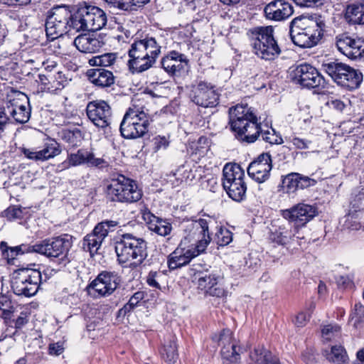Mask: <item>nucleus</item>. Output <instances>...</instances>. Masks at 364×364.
<instances>
[{
  "label": "nucleus",
  "instance_id": "nucleus-48",
  "mask_svg": "<svg viewBox=\"0 0 364 364\" xmlns=\"http://www.w3.org/2000/svg\"><path fill=\"white\" fill-rule=\"evenodd\" d=\"M216 243L220 246H225L232 240V233L226 228L220 227L215 233Z\"/></svg>",
  "mask_w": 364,
  "mask_h": 364
},
{
  "label": "nucleus",
  "instance_id": "nucleus-62",
  "mask_svg": "<svg viewBox=\"0 0 364 364\" xmlns=\"http://www.w3.org/2000/svg\"><path fill=\"white\" fill-rule=\"evenodd\" d=\"M299 7H313L317 1H294Z\"/></svg>",
  "mask_w": 364,
  "mask_h": 364
},
{
  "label": "nucleus",
  "instance_id": "nucleus-44",
  "mask_svg": "<svg viewBox=\"0 0 364 364\" xmlns=\"http://www.w3.org/2000/svg\"><path fill=\"white\" fill-rule=\"evenodd\" d=\"M110 9H118L124 11H136V7L144 6L149 1H107Z\"/></svg>",
  "mask_w": 364,
  "mask_h": 364
},
{
  "label": "nucleus",
  "instance_id": "nucleus-9",
  "mask_svg": "<svg viewBox=\"0 0 364 364\" xmlns=\"http://www.w3.org/2000/svg\"><path fill=\"white\" fill-rule=\"evenodd\" d=\"M105 12L95 6H84L75 9L71 26L75 31H97L107 23Z\"/></svg>",
  "mask_w": 364,
  "mask_h": 364
},
{
  "label": "nucleus",
  "instance_id": "nucleus-39",
  "mask_svg": "<svg viewBox=\"0 0 364 364\" xmlns=\"http://www.w3.org/2000/svg\"><path fill=\"white\" fill-rule=\"evenodd\" d=\"M229 197L232 200L240 202L242 200L246 194L247 186L245 181H239L238 183H230L223 186Z\"/></svg>",
  "mask_w": 364,
  "mask_h": 364
},
{
  "label": "nucleus",
  "instance_id": "nucleus-54",
  "mask_svg": "<svg viewBox=\"0 0 364 364\" xmlns=\"http://www.w3.org/2000/svg\"><path fill=\"white\" fill-rule=\"evenodd\" d=\"M8 220H14L22 217V210L16 206L9 207L5 211L4 215Z\"/></svg>",
  "mask_w": 364,
  "mask_h": 364
},
{
  "label": "nucleus",
  "instance_id": "nucleus-24",
  "mask_svg": "<svg viewBox=\"0 0 364 364\" xmlns=\"http://www.w3.org/2000/svg\"><path fill=\"white\" fill-rule=\"evenodd\" d=\"M188 63L186 56L176 50L169 52L161 60L162 68L171 76L179 74Z\"/></svg>",
  "mask_w": 364,
  "mask_h": 364
},
{
  "label": "nucleus",
  "instance_id": "nucleus-7",
  "mask_svg": "<svg viewBox=\"0 0 364 364\" xmlns=\"http://www.w3.org/2000/svg\"><path fill=\"white\" fill-rule=\"evenodd\" d=\"M252 52L265 60H274L281 53V49L274 36L272 26H259L249 31Z\"/></svg>",
  "mask_w": 364,
  "mask_h": 364
},
{
  "label": "nucleus",
  "instance_id": "nucleus-50",
  "mask_svg": "<svg viewBox=\"0 0 364 364\" xmlns=\"http://www.w3.org/2000/svg\"><path fill=\"white\" fill-rule=\"evenodd\" d=\"M86 164L90 167L103 168L107 167L109 164L102 158H97L92 152L87 151Z\"/></svg>",
  "mask_w": 364,
  "mask_h": 364
},
{
  "label": "nucleus",
  "instance_id": "nucleus-29",
  "mask_svg": "<svg viewBox=\"0 0 364 364\" xmlns=\"http://www.w3.org/2000/svg\"><path fill=\"white\" fill-rule=\"evenodd\" d=\"M8 311H11L6 308H1V318H4L5 325L8 326L6 330V336L14 334L16 329L22 328L28 321L26 313L21 312L20 315L15 318L14 314V316H8Z\"/></svg>",
  "mask_w": 364,
  "mask_h": 364
},
{
  "label": "nucleus",
  "instance_id": "nucleus-20",
  "mask_svg": "<svg viewBox=\"0 0 364 364\" xmlns=\"http://www.w3.org/2000/svg\"><path fill=\"white\" fill-rule=\"evenodd\" d=\"M120 278L114 272L103 271L89 284L88 289L94 290L102 296L111 295L117 288Z\"/></svg>",
  "mask_w": 364,
  "mask_h": 364
},
{
  "label": "nucleus",
  "instance_id": "nucleus-35",
  "mask_svg": "<svg viewBox=\"0 0 364 364\" xmlns=\"http://www.w3.org/2000/svg\"><path fill=\"white\" fill-rule=\"evenodd\" d=\"M230 338L229 337H225V334L220 335L219 340L220 344L223 345L221 349V355L224 359L230 360L231 362H236L240 359V348L234 343H228L226 344V341H229Z\"/></svg>",
  "mask_w": 364,
  "mask_h": 364
},
{
  "label": "nucleus",
  "instance_id": "nucleus-3",
  "mask_svg": "<svg viewBox=\"0 0 364 364\" xmlns=\"http://www.w3.org/2000/svg\"><path fill=\"white\" fill-rule=\"evenodd\" d=\"M326 24L320 16L301 15L289 25V34L294 45L301 48L316 46L323 36Z\"/></svg>",
  "mask_w": 364,
  "mask_h": 364
},
{
  "label": "nucleus",
  "instance_id": "nucleus-49",
  "mask_svg": "<svg viewBox=\"0 0 364 364\" xmlns=\"http://www.w3.org/2000/svg\"><path fill=\"white\" fill-rule=\"evenodd\" d=\"M87 151L79 149L75 154L68 155V160L70 165L73 166L86 164Z\"/></svg>",
  "mask_w": 364,
  "mask_h": 364
},
{
  "label": "nucleus",
  "instance_id": "nucleus-31",
  "mask_svg": "<svg viewBox=\"0 0 364 364\" xmlns=\"http://www.w3.org/2000/svg\"><path fill=\"white\" fill-rule=\"evenodd\" d=\"M60 149L53 144L48 145L43 149L35 151L29 149H23V153L26 157L35 161H46L60 154Z\"/></svg>",
  "mask_w": 364,
  "mask_h": 364
},
{
  "label": "nucleus",
  "instance_id": "nucleus-8",
  "mask_svg": "<svg viewBox=\"0 0 364 364\" xmlns=\"http://www.w3.org/2000/svg\"><path fill=\"white\" fill-rule=\"evenodd\" d=\"M106 196L112 202L132 203L141 198L143 192L135 181L118 175L110 179L106 188Z\"/></svg>",
  "mask_w": 364,
  "mask_h": 364
},
{
  "label": "nucleus",
  "instance_id": "nucleus-23",
  "mask_svg": "<svg viewBox=\"0 0 364 364\" xmlns=\"http://www.w3.org/2000/svg\"><path fill=\"white\" fill-rule=\"evenodd\" d=\"M106 43L105 36L99 35L80 34L74 40L76 48L85 53H93L100 50Z\"/></svg>",
  "mask_w": 364,
  "mask_h": 364
},
{
  "label": "nucleus",
  "instance_id": "nucleus-60",
  "mask_svg": "<svg viewBox=\"0 0 364 364\" xmlns=\"http://www.w3.org/2000/svg\"><path fill=\"white\" fill-rule=\"evenodd\" d=\"M144 299V292L142 291H136L134 293L132 296L129 299V301L132 303H134L135 305H138L140 301Z\"/></svg>",
  "mask_w": 364,
  "mask_h": 364
},
{
  "label": "nucleus",
  "instance_id": "nucleus-16",
  "mask_svg": "<svg viewBox=\"0 0 364 364\" xmlns=\"http://www.w3.org/2000/svg\"><path fill=\"white\" fill-rule=\"evenodd\" d=\"M336 47L344 55L351 60H364V39L341 34L336 37Z\"/></svg>",
  "mask_w": 364,
  "mask_h": 364
},
{
  "label": "nucleus",
  "instance_id": "nucleus-41",
  "mask_svg": "<svg viewBox=\"0 0 364 364\" xmlns=\"http://www.w3.org/2000/svg\"><path fill=\"white\" fill-rule=\"evenodd\" d=\"M326 359L334 364H345L348 360V354L341 346L331 347V353L326 354Z\"/></svg>",
  "mask_w": 364,
  "mask_h": 364
},
{
  "label": "nucleus",
  "instance_id": "nucleus-59",
  "mask_svg": "<svg viewBox=\"0 0 364 364\" xmlns=\"http://www.w3.org/2000/svg\"><path fill=\"white\" fill-rule=\"evenodd\" d=\"M340 327L337 325H327L325 326L322 329V333L324 336H328L331 333L338 332Z\"/></svg>",
  "mask_w": 364,
  "mask_h": 364
},
{
  "label": "nucleus",
  "instance_id": "nucleus-21",
  "mask_svg": "<svg viewBox=\"0 0 364 364\" xmlns=\"http://www.w3.org/2000/svg\"><path fill=\"white\" fill-rule=\"evenodd\" d=\"M272 168L271 155L269 153H262L250 164L247 173L255 181L263 183L269 178Z\"/></svg>",
  "mask_w": 364,
  "mask_h": 364
},
{
  "label": "nucleus",
  "instance_id": "nucleus-22",
  "mask_svg": "<svg viewBox=\"0 0 364 364\" xmlns=\"http://www.w3.org/2000/svg\"><path fill=\"white\" fill-rule=\"evenodd\" d=\"M317 214L316 207L305 203H299L289 210L284 211L283 216L298 223V225H304L311 220Z\"/></svg>",
  "mask_w": 364,
  "mask_h": 364
},
{
  "label": "nucleus",
  "instance_id": "nucleus-17",
  "mask_svg": "<svg viewBox=\"0 0 364 364\" xmlns=\"http://www.w3.org/2000/svg\"><path fill=\"white\" fill-rule=\"evenodd\" d=\"M297 226L293 227L291 223L288 221L277 220L274 222L269 229V240L277 245L284 246L294 237L297 239L302 238L299 235Z\"/></svg>",
  "mask_w": 364,
  "mask_h": 364
},
{
  "label": "nucleus",
  "instance_id": "nucleus-19",
  "mask_svg": "<svg viewBox=\"0 0 364 364\" xmlns=\"http://www.w3.org/2000/svg\"><path fill=\"white\" fill-rule=\"evenodd\" d=\"M190 97L196 105L205 108L214 107L219 103L218 94L211 86L203 82L193 87Z\"/></svg>",
  "mask_w": 364,
  "mask_h": 364
},
{
  "label": "nucleus",
  "instance_id": "nucleus-14",
  "mask_svg": "<svg viewBox=\"0 0 364 364\" xmlns=\"http://www.w3.org/2000/svg\"><path fill=\"white\" fill-rule=\"evenodd\" d=\"M291 78L304 87L324 88L326 81L318 71L309 64H301L291 72Z\"/></svg>",
  "mask_w": 364,
  "mask_h": 364
},
{
  "label": "nucleus",
  "instance_id": "nucleus-10",
  "mask_svg": "<svg viewBox=\"0 0 364 364\" xmlns=\"http://www.w3.org/2000/svg\"><path fill=\"white\" fill-rule=\"evenodd\" d=\"M74 8L61 5L53 9L52 14L46 22V32L48 38L55 40L73 30L71 22L74 16Z\"/></svg>",
  "mask_w": 364,
  "mask_h": 364
},
{
  "label": "nucleus",
  "instance_id": "nucleus-43",
  "mask_svg": "<svg viewBox=\"0 0 364 364\" xmlns=\"http://www.w3.org/2000/svg\"><path fill=\"white\" fill-rule=\"evenodd\" d=\"M117 59V54L107 53L100 55H96L88 61L90 66L108 67L112 65Z\"/></svg>",
  "mask_w": 364,
  "mask_h": 364
},
{
  "label": "nucleus",
  "instance_id": "nucleus-5",
  "mask_svg": "<svg viewBox=\"0 0 364 364\" xmlns=\"http://www.w3.org/2000/svg\"><path fill=\"white\" fill-rule=\"evenodd\" d=\"M114 250L119 264L129 262L134 267L141 264L148 255L146 242L131 233H124L117 238Z\"/></svg>",
  "mask_w": 364,
  "mask_h": 364
},
{
  "label": "nucleus",
  "instance_id": "nucleus-63",
  "mask_svg": "<svg viewBox=\"0 0 364 364\" xmlns=\"http://www.w3.org/2000/svg\"><path fill=\"white\" fill-rule=\"evenodd\" d=\"M38 82H41L43 85H44V88L50 89V87L48 86L49 80L48 77L43 74L38 75Z\"/></svg>",
  "mask_w": 364,
  "mask_h": 364
},
{
  "label": "nucleus",
  "instance_id": "nucleus-15",
  "mask_svg": "<svg viewBox=\"0 0 364 364\" xmlns=\"http://www.w3.org/2000/svg\"><path fill=\"white\" fill-rule=\"evenodd\" d=\"M198 288L205 295L223 297L225 294L224 289L218 284L220 275L210 267L203 270H197Z\"/></svg>",
  "mask_w": 364,
  "mask_h": 364
},
{
  "label": "nucleus",
  "instance_id": "nucleus-36",
  "mask_svg": "<svg viewBox=\"0 0 364 364\" xmlns=\"http://www.w3.org/2000/svg\"><path fill=\"white\" fill-rule=\"evenodd\" d=\"M32 245H21L7 249L6 243L1 242V256L7 259L8 264H14L15 257L24 253L33 252Z\"/></svg>",
  "mask_w": 364,
  "mask_h": 364
},
{
  "label": "nucleus",
  "instance_id": "nucleus-12",
  "mask_svg": "<svg viewBox=\"0 0 364 364\" xmlns=\"http://www.w3.org/2000/svg\"><path fill=\"white\" fill-rule=\"evenodd\" d=\"M149 116L143 110L129 108L120 124L119 130L124 139H133L142 137L147 133Z\"/></svg>",
  "mask_w": 364,
  "mask_h": 364
},
{
  "label": "nucleus",
  "instance_id": "nucleus-58",
  "mask_svg": "<svg viewBox=\"0 0 364 364\" xmlns=\"http://www.w3.org/2000/svg\"><path fill=\"white\" fill-rule=\"evenodd\" d=\"M63 345L60 343H55L50 344L49 346V353L51 355H58L63 352Z\"/></svg>",
  "mask_w": 364,
  "mask_h": 364
},
{
  "label": "nucleus",
  "instance_id": "nucleus-32",
  "mask_svg": "<svg viewBox=\"0 0 364 364\" xmlns=\"http://www.w3.org/2000/svg\"><path fill=\"white\" fill-rule=\"evenodd\" d=\"M223 186L245 181V171L237 164H226L223 168Z\"/></svg>",
  "mask_w": 364,
  "mask_h": 364
},
{
  "label": "nucleus",
  "instance_id": "nucleus-57",
  "mask_svg": "<svg viewBox=\"0 0 364 364\" xmlns=\"http://www.w3.org/2000/svg\"><path fill=\"white\" fill-rule=\"evenodd\" d=\"M309 318L310 314L301 312L296 317L295 324L297 326H303L306 324V321L309 319Z\"/></svg>",
  "mask_w": 364,
  "mask_h": 364
},
{
  "label": "nucleus",
  "instance_id": "nucleus-45",
  "mask_svg": "<svg viewBox=\"0 0 364 364\" xmlns=\"http://www.w3.org/2000/svg\"><path fill=\"white\" fill-rule=\"evenodd\" d=\"M117 222L114 220H104L98 223L92 230V232L102 240L107 236L111 228H114L117 225Z\"/></svg>",
  "mask_w": 364,
  "mask_h": 364
},
{
  "label": "nucleus",
  "instance_id": "nucleus-40",
  "mask_svg": "<svg viewBox=\"0 0 364 364\" xmlns=\"http://www.w3.org/2000/svg\"><path fill=\"white\" fill-rule=\"evenodd\" d=\"M163 358L169 363H175L178 359V349L176 346V338L174 336H170L161 351Z\"/></svg>",
  "mask_w": 364,
  "mask_h": 364
},
{
  "label": "nucleus",
  "instance_id": "nucleus-27",
  "mask_svg": "<svg viewBox=\"0 0 364 364\" xmlns=\"http://www.w3.org/2000/svg\"><path fill=\"white\" fill-rule=\"evenodd\" d=\"M142 218L147 223L148 228L151 231L161 236H166L170 234L172 229L171 225L155 216L150 211L143 213Z\"/></svg>",
  "mask_w": 364,
  "mask_h": 364
},
{
  "label": "nucleus",
  "instance_id": "nucleus-56",
  "mask_svg": "<svg viewBox=\"0 0 364 364\" xmlns=\"http://www.w3.org/2000/svg\"><path fill=\"white\" fill-rule=\"evenodd\" d=\"M159 273L156 271H151L147 277H146V282L147 284L152 287H154L156 289H160V284L157 282V277L159 276Z\"/></svg>",
  "mask_w": 364,
  "mask_h": 364
},
{
  "label": "nucleus",
  "instance_id": "nucleus-38",
  "mask_svg": "<svg viewBox=\"0 0 364 364\" xmlns=\"http://www.w3.org/2000/svg\"><path fill=\"white\" fill-rule=\"evenodd\" d=\"M322 68L323 70L338 85L343 72H344V70L347 68V64L338 62V60H334L323 63Z\"/></svg>",
  "mask_w": 364,
  "mask_h": 364
},
{
  "label": "nucleus",
  "instance_id": "nucleus-53",
  "mask_svg": "<svg viewBox=\"0 0 364 364\" xmlns=\"http://www.w3.org/2000/svg\"><path fill=\"white\" fill-rule=\"evenodd\" d=\"M288 141L291 142L296 149H306L309 148L311 141L306 139L300 138L296 136H289Z\"/></svg>",
  "mask_w": 364,
  "mask_h": 364
},
{
  "label": "nucleus",
  "instance_id": "nucleus-18",
  "mask_svg": "<svg viewBox=\"0 0 364 364\" xmlns=\"http://www.w3.org/2000/svg\"><path fill=\"white\" fill-rule=\"evenodd\" d=\"M89 119L97 127L106 128L112 119V109L108 103L104 100L90 102L86 107Z\"/></svg>",
  "mask_w": 364,
  "mask_h": 364
},
{
  "label": "nucleus",
  "instance_id": "nucleus-30",
  "mask_svg": "<svg viewBox=\"0 0 364 364\" xmlns=\"http://www.w3.org/2000/svg\"><path fill=\"white\" fill-rule=\"evenodd\" d=\"M87 75L90 80L99 87H109L114 83L113 73L107 70H90L87 72Z\"/></svg>",
  "mask_w": 364,
  "mask_h": 364
},
{
  "label": "nucleus",
  "instance_id": "nucleus-47",
  "mask_svg": "<svg viewBox=\"0 0 364 364\" xmlns=\"http://www.w3.org/2000/svg\"><path fill=\"white\" fill-rule=\"evenodd\" d=\"M350 321L355 328L361 326L364 323V306L360 304H356L350 314Z\"/></svg>",
  "mask_w": 364,
  "mask_h": 364
},
{
  "label": "nucleus",
  "instance_id": "nucleus-52",
  "mask_svg": "<svg viewBox=\"0 0 364 364\" xmlns=\"http://www.w3.org/2000/svg\"><path fill=\"white\" fill-rule=\"evenodd\" d=\"M350 205L354 210L360 211L364 209V191H359L358 193H354Z\"/></svg>",
  "mask_w": 364,
  "mask_h": 364
},
{
  "label": "nucleus",
  "instance_id": "nucleus-64",
  "mask_svg": "<svg viewBox=\"0 0 364 364\" xmlns=\"http://www.w3.org/2000/svg\"><path fill=\"white\" fill-rule=\"evenodd\" d=\"M331 105L333 108H335L339 111H342L345 107L344 103L342 101L338 100H333L331 102Z\"/></svg>",
  "mask_w": 364,
  "mask_h": 364
},
{
  "label": "nucleus",
  "instance_id": "nucleus-2",
  "mask_svg": "<svg viewBox=\"0 0 364 364\" xmlns=\"http://www.w3.org/2000/svg\"><path fill=\"white\" fill-rule=\"evenodd\" d=\"M230 129L235 137L241 142L251 144L261 135L270 144H280L282 136L274 129L264 131L257 117L247 106L236 105L229 110Z\"/></svg>",
  "mask_w": 364,
  "mask_h": 364
},
{
  "label": "nucleus",
  "instance_id": "nucleus-42",
  "mask_svg": "<svg viewBox=\"0 0 364 364\" xmlns=\"http://www.w3.org/2000/svg\"><path fill=\"white\" fill-rule=\"evenodd\" d=\"M103 241L104 240L92 232L84 237L82 248L84 250L90 252V255L92 256L95 253H97Z\"/></svg>",
  "mask_w": 364,
  "mask_h": 364
},
{
  "label": "nucleus",
  "instance_id": "nucleus-28",
  "mask_svg": "<svg viewBox=\"0 0 364 364\" xmlns=\"http://www.w3.org/2000/svg\"><path fill=\"white\" fill-rule=\"evenodd\" d=\"M338 80V85L348 90L357 89L363 81V74L359 70L347 65V68Z\"/></svg>",
  "mask_w": 364,
  "mask_h": 364
},
{
  "label": "nucleus",
  "instance_id": "nucleus-13",
  "mask_svg": "<svg viewBox=\"0 0 364 364\" xmlns=\"http://www.w3.org/2000/svg\"><path fill=\"white\" fill-rule=\"evenodd\" d=\"M74 237L63 234L52 238L45 239L32 245L33 252L46 256L50 259L65 257L73 246Z\"/></svg>",
  "mask_w": 364,
  "mask_h": 364
},
{
  "label": "nucleus",
  "instance_id": "nucleus-4",
  "mask_svg": "<svg viewBox=\"0 0 364 364\" xmlns=\"http://www.w3.org/2000/svg\"><path fill=\"white\" fill-rule=\"evenodd\" d=\"M161 48L153 37L134 41L128 51L129 68L137 73L147 70L155 63Z\"/></svg>",
  "mask_w": 364,
  "mask_h": 364
},
{
  "label": "nucleus",
  "instance_id": "nucleus-55",
  "mask_svg": "<svg viewBox=\"0 0 364 364\" xmlns=\"http://www.w3.org/2000/svg\"><path fill=\"white\" fill-rule=\"evenodd\" d=\"M1 308H6L11 311H8V316H14L15 314V308L12 304V302L8 296L3 295L1 294Z\"/></svg>",
  "mask_w": 364,
  "mask_h": 364
},
{
  "label": "nucleus",
  "instance_id": "nucleus-61",
  "mask_svg": "<svg viewBox=\"0 0 364 364\" xmlns=\"http://www.w3.org/2000/svg\"><path fill=\"white\" fill-rule=\"evenodd\" d=\"M133 310L131 309V308L127 306V304H124L122 308H121L117 313V317H124L128 314H129Z\"/></svg>",
  "mask_w": 364,
  "mask_h": 364
},
{
  "label": "nucleus",
  "instance_id": "nucleus-34",
  "mask_svg": "<svg viewBox=\"0 0 364 364\" xmlns=\"http://www.w3.org/2000/svg\"><path fill=\"white\" fill-rule=\"evenodd\" d=\"M346 20L352 24L364 23V1L348 5L345 13Z\"/></svg>",
  "mask_w": 364,
  "mask_h": 364
},
{
  "label": "nucleus",
  "instance_id": "nucleus-33",
  "mask_svg": "<svg viewBox=\"0 0 364 364\" xmlns=\"http://www.w3.org/2000/svg\"><path fill=\"white\" fill-rule=\"evenodd\" d=\"M250 356L256 364H280L279 358L263 346L255 348Z\"/></svg>",
  "mask_w": 364,
  "mask_h": 364
},
{
  "label": "nucleus",
  "instance_id": "nucleus-6",
  "mask_svg": "<svg viewBox=\"0 0 364 364\" xmlns=\"http://www.w3.org/2000/svg\"><path fill=\"white\" fill-rule=\"evenodd\" d=\"M4 91L6 96L1 102V119L4 117L8 120L13 119L19 124L27 122L31 117L28 97L23 92L9 87H4Z\"/></svg>",
  "mask_w": 364,
  "mask_h": 364
},
{
  "label": "nucleus",
  "instance_id": "nucleus-11",
  "mask_svg": "<svg viewBox=\"0 0 364 364\" xmlns=\"http://www.w3.org/2000/svg\"><path fill=\"white\" fill-rule=\"evenodd\" d=\"M41 282L42 275L38 269L21 268L13 273L11 287L16 295L30 297L37 293Z\"/></svg>",
  "mask_w": 364,
  "mask_h": 364
},
{
  "label": "nucleus",
  "instance_id": "nucleus-1",
  "mask_svg": "<svg viewBox=\"0 0 364 364\" xmlns=\"http://www.w3.org/2000/svg\"><path fill=\"white\" fill-rule=\"evenodd\" d=\"M210 217L188 221L184 225L187 233L178 247L168 256V266L170 269H176L188 264L192 259L203 254L212 238L209 232Z\"/></svg>",
  "mask_w": 364,
  "mask_h": 364
},
{
  "label": "nucleus",
  "instance_id": "nucleus-51",
  "mask_svg": "<svg viewBox=\"0 0 364 364\" xmlns=\"http://www.w3.org/2000/svg\"><path fill=\"white\" fill-rule=\"evenodd\" d=\"M153 150L158 152L160 150L166 149L170 144L169 136L158 135L153 138Z\"/></svg>",
  "mask_w": 364,
  "mask_h": 364
},
{
  "label": "nucleus",
  "instance_id": "nucleus-37",
  "mask_svg": "<svg viewBox=\"0 0 364 364\" xmlns=\"http://www.w3.org/2000/svg\"><path fill=\"white\" fill-rule=\"evenodd\" d=\"M59 134L61 139L71 147L79 146L83 139V134L78 128L63 129Z\"/></svg>",
  "mask_w": 364,
  "mask_h": 364
},
{
  "label": "nucleus",
  "instance_id": "nucleus-25",
  "mask_svg": "<svg viewBox=\"0 0 364 364\" xmlns=\"http://www.w3.org/2000/svg\"><path fill=\"white\" fill-rule=\"evenodd\" d=\"M264 12L267 18L274 21H282L294 13V9L289 1H270Z\"/></svg>",
  "mask_w": 364,
  "mask_h": 364
},
{
  "label": "nucleus",
  "instance_id": "nucleus-26",
  "mask_svg": "<svg viewBox=\"0 0 364 364\" xmlns=\"http://www.w3.org/2000/svg\"><path fill=\"white\" fill-rule=\"evenodd\" d=\"M316 183L314 179L298 173H289L283 179L284 188L289 193H294L298 190L313 186Z\"/></svg>",
  "mask_w": 364,
  "mask_h": 364
},
{
  "label": "nucleus",
  "instance_id": "nucleus-46",
  "mask_svg": "<svg viewBox=\"0 0 364 364\" xmlns=\"http://www.w3.org/2000/svg\"><path fill=\"white\" fill-rule=\"evenodd\" d=\"M174 175L176 178L178 180H181V182L192 181L196 177L191 166L188 164H185L179 166Z\"/></svg>",
  "mask_w": 364,
  "mask_h": 364
}]
</instances>
